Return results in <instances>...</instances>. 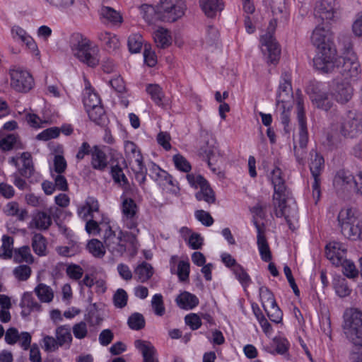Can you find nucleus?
<instances>
[{
    "instance_id": "obj_12",
    "label": "nucleus",
    "mask_w": 362,
    "mask_h": 362,
    "mask_svg": "<svg viewBox=\"0 0 362 362\" xmlns=\"http://www.w3.org/2000/svg\"><path fill=\"white\" fill-rule=\"evenodd\" d=\"M103 240L105 247L114 255L122 256L127 248L121 240V230L117 234L108 224H105Z\"/></svg>"
},
{
    "instance_id": "obj_29",
    "label": "nucleus",
    "mask_w": 362,
    "mask_h": 362,
    "mask_svg": "<svg viewBox=\"0 0 362 362\" xmlns=\"http://www.w3.org/2000/svg\"><path fill=\"white\" fill-rule=\"evenodd\" d=\"M100 18L104 23L121 24L122 17L119 12L109 6H103L100 10Z\"/></svg>"
},
{
    "instance_id": "obj_43",
    "label": "nucleus",
    "mask_w": 362,
    "mask_h": 362,
    "mask_svg": "<svg viewBox=\"0 0 362 362\" xmlns=\"http://www.w3.org/2000/svg\"><path fill=\"white\" fill-rule=\"evenodd\" d=\"M86 112L89 118L95 123L99 125H103L105 123L107 117L102 105L87 109Z\"/></svg>"
},
{
    "instance_id": "obj_47",
    "label": "nucleus",
    "mask_w": 362,
    "mask_h": 362,
    "mask_svg": "<svg viewBox=\"0 0 362 362\" xmlns=\"http://www.w3.org/2000/svg\"><path fill=\"white\" fill-rule=\"evenodd\" d=\"M110 173L115 182L119 184L124 189L129 186L128 180L120 166L117 165L112 166Z\"/></svg>"
},
{
    "instance_id": "obj_24",
    "label": "nucleus",
    "mask_w": 362,
    "mask_h": 362,
    "mask_svg": "<svg viewBox=\"0 0 362 362\" xmlns=\"http://www.w3.org/2000/svg\"><path fill=\"white\" fill-rule=\"evenodd\" d=\"M199 5L203 12L209 18H214L224 7L222 0H199Z\"/></svg>"
},
{
    "instance_id": "obj_1",
    "label": "nucleus",
    "mask_w": 362,
    "mask_h": 362,
    "mask_svg": "<svg viewBox=\"0 0 362 362\" xmlns=\"http://www.w3.org/2000/svg\"><path fill=\"white\" fill-rule=\"evenodd\" d=\"M311 40L317 52L313 59L315 67L324 73L334 70L337 52L332 45V34L329 30L317 26L313 30Z\"/></svg>"
},
{
    "instance_id": "obj_36",
    "label": "nucleus",
    "mask_w": 362,
    "mask_h": 362,
    "mask_svg": "<svg viewBox=\"0 0 362 362\" xmlns=\"http://www.w3.org/2000/svg\"><path fill=\"white\" fill-rule=\"evenodd\" d=\"M7 216H16L18 221H23L28 217V211L25 209H20L16 202H8L4 209Z\"/></svg>"
},
{
    "instance_id": "obj_50",
    "label": "nucleus",
    "mask_w": 362,
    "mask_h": 362,
    "mask_svg": "<svg viewBox=\"0 0 362 362\" xmlns=\"http://www.w3.org/2000/svg\"><path fill=\"white\" fill-rule=\"evenodd\" d=\"M144 40L143 37L139 34L135 33L131 35L128 38V47L129 50L132 53H138L141 49L143 45Z\"/></svg>"
},
{
    "instance_id": "obj_2",
    "label": "nucleus",
    "mask_w": 362,
    "mask_h": 362,
    "mask_svg": "<svg viewBox=\"0 0 362 362\" xmlns=\"http://www.w3.org/2000/svg\"><path fill=\"white\" fill-rule=\"evenodd\" d=\"M273 19L271 20L268 27V32L262 36L260 42L262 52L267 56V62L271 64L276 63L279 59L281 49L276 40L274 38L272 32H274L278 21H285L288 13L284 1L280 2L277 6L276 2L272 5Z\"/></svg>"
},
{
    "instance_id": "obj_19",
    "label": "nucleus",
    "mask_w": 362,
    "mask_h": 362,
    "mask_svg": "<svg viewBox=\"0 0 362 362\" xmlns=\"http://www.w3.org/2000/svg\"><path fill=\"white\" fill-rule=\"evenodd\" d=\"M346 249L344 245L338 242L329 243L325 248L327 258L337 267H339L346 258Z\"/></svg>"
},
{
    "instance_id": "obj_45",
    "label": "nucleus",
    "mask_w": 362,
    "mask_h": 362,
    "mask_svg": "<svg viewBox=\"0 0 362 362\" xmlns=\"http://www.w3.org/2000/svg\"><path fill=\"white\" fill-rule=\"evenodd\" d=\"M14 259L18 263L26 262L28 264H32L34 262V258L28 246H23L15 250Z\"/></svg>"
},
{
    "instance_id": "obj_58",
    "label": "nucleus",
    "mask_w": 362,
    "mask_h": 362,
    "mask_svg": "<svg viewBox=\"0 0 362 362\" xmlns=\"http://www.w3.org/2000/svg\"><path fill=\"white\" fill-rule=\"evenodd\" d=\"M151 306L154 313L158 316H163L165 314V308L161 294H155L151 300Z\"/></svg>"
},
{
    "instance_id": "obj_51",
    "label": "nucleus",
    "mask_w": 362,
    "mask_h": 362,
    "mask_svg": "<svg viewBox=\"0 0 362 362\" xmlns=\"http://www.w3.org/2000/svg\"><path fill=\"white\" fill-rule=\"evenodd\" d=\"M264 309L271 321L275 323H279L281 322L283 313L279 307L277 305L276 303H275L274 305L266 306V308Z\"/></svg>"
},
{
    "instance_id": "obj_10",
    "label": "nucleus",
    "mask_w": 362,
    "mask_h": 362,
    "mask_svg": "<svg viewBox=\"0 0 362 362\" xmlns=\"http://www.w3.org/2000/svg\"><path fill=\"white\" fill-rule=\"evenodd\" d=\"M11 86L17 92L25 93L33 86L34 81L30 74L17 66L10 69Z\"/></svg>"
},
{
    "instance_id": "obj_49",
    "label": "nucleus",
    "mask_w": 362,
    "mask_h": 362,
    "mask_svg": "<svg viewBox=\"0 0 362 362\" xmlns=\"http://www.w3.org/2000/svg\"><path fill=\"white\" fill-rule=\"evenodd\" d=\"M87 248L95 257H103L105 253V245L101 241L97 239L90 240L87 244Z\"/></svg>"
},
{
    "instance_id": "obj_18",
    "label": "nucleus",
    "mask_w": 362,
    "mask_h": 362,
    "mask_svg": "<svg viewBox=\"0 0 362 362\" xmlns=\"http://www.w3.org/2000/svg\"><path fill=\"white\" fill-rule=\"evenodd\" d=\"M127 230H121V240L124 243L128 252L132 256H134L139 248L140 244L138 240V235L140 230L138 225L133 228L125 227Z\"/></svg>"
},
{
    "instance_id": "obj_21",
    "label": "nucleus",
    "mask_w": 362,
    "mask_h": 362,
    "mask_svg": "<svg viewBox=\"0 0 362 362\" xmlns=\"http://www.w3.org/2000/svg\"><path fill=\"white\" fill-rule=\"evenodd\" d=\"M134 346L141 354L143 362H158L156 349L150 341L137 339Z\"/></svg>"
},
{
    "instance_id": "obj_6",
    "label": "nucleus",
    "mask_w": 362,
    "mask_h": 362,
    "mask_svg": "<svg viewBox=\"0 0 362 362\" xmlns=\"http://www.w3.org/2000/svg\"><path fill=\"white\" fill-rule=\"evenodd\" d=\"M344 333L354 347L350 355L362 347V311L357 308H349L344 313Z\"/></svg>"
},
{
    "instance_id": "obj_37",
    "label": "nucleus",
    "mask_w": 362,
    "mask_h": 362,
    "mask_svg": "<svg viewBox=\"0 0 362 362\" xmlns=\"http://www.w3.org/2000/svg\"><path fill=\"white\" fill-rule=\"evenodd\" d=\"M20 159L22 162V167L18 168L21 175L25 177H30L34 171L32 157L30 153L24 152L21 154Z\"/></svg>"
},
{
    "instance_id": "obj_54",
    "label": "nucleus",
    "mask_w": 362,
    "mask_h": 362,
    "mask_svg": "<svg viewBox=\"0 0 362 362\" xmlns=\"http://www.w3.org/2000/svg\"><path fill=\"white\" fill-rule=\"evenodd\" d=\"M13 274L18 281H25L30 278L32 270L29 266L21 264L14 268Z\"/></svg>"
},
{
    "instance_id": "obj_38",
    "label": "nucleus",
    "mask_w": 362,
    "mask_h": 362,
    "mask_svg": "<svg viewBox=\"0 0 362 362\" xmlns=\"http://www.w3.org/2000/svg\"><path fill=\"white\" fill-rule=\"evenodd\" d=\"M134 274L138 281L146 282L153 276V269L150 264L143 262L135 268Z\"/></svg>"
},
{
    "instance_id": "obj_42",
    "label": "nucleus",
    "mask_w": 362,
    "mask_h": 362,
    "mask_svg": "<svg viewBox=\"0 0 362 362\" xmlns=\"http://www.w3.org/2000/svg\"><path fill=\"white\" fill-rule=\"evenodd\" d=\"M124 150L127 154L134 161L136 165H141L143 163V157L139 150L137 146L132 141H127L124 144Z\"/></svg>"
},
{
    "instance_id": "obj_57",
    "label": "nucleus",
    "mask_w": 362,
    "mask_h": 362,
    "mask_svg": "<svg viewBox=\"0 0 362 362\" xmlns=\"http://www.w3.org/2000/svg\"><path fill=\"white\" fill-rule=\"evenodd\" d=\"M13 238L7 235H4L2 237V249L4 250V252L1 255L4 259H9L12 257L13 254Z\"/></svg>"
},
{
    "instance_id": "obj_40",
    "label": "nucleus",
    "mask_w": 362,
    "mask_h": 362,
    "mask_svg": "<svg viewBox=\"0 0 362 362\" xmlns=\"http://www.w3.org/2000/svg\"><path fill=\"white\" fill-rule=\"evenodd\" d=\"M32 223L39 230H46L52 224V219L48 213L38 211L34 215Z\"/></svg>"
},
{
    "instance_id": "obj_59",
    "label": "nucleus",
    "mask_w": 362,
    "mask_h": 362,
    "mask_svg": "<svg viewBox=\"0 0 362 362\" xmlns=\"http://www.w3.org/2000/svg\"><path fill=\"white\" fill-rule=\"evenodd\" d=\"M235 277L243 286H247L250 283V278L245 269L239 264L232 269Z\"/></svg>"
},
{
    "instance_id": "obj_34",
    "label": "nucleus",
    "mask_w": 362,
    "mask_h": 362,
    "mask_svg": "<svg viewBox=\"0 0 362 362\" xmlns=\"http://www.w3.org/2000/svg\"><path fill=\"white\" fill-rule=\"evenodd\" d=\"M146 92L150 95L152 100L160 107L165 108L166 105L163 100L165 98L164 93L161 87L158 84H148L146 88Z\"/></svg>"
},
{
    "instance_id": "obj_9",
    "label": "nucleus",
    "mask_w": 362,
    "mask_h": 362,
    "mask_svg": "<svg viewBox=\"0 0 362 362\" xmlns=\"http://www.w3.org/2000/svg\"><path fill=\"white\" fill-rule=\"evenodd\" d=\"M187 179L192 187L200 188V190L195 194V197L198 201L203 200L209 204L215 203V193L203 176L200 175L187 174Z\"/></svg>"
},
{
    "instance_id": "obj_14",
    "label": "nucleus",
    "mask_w": 362,
    "mask_h": 362,
    "mask_svg": "<svg viewBox=\"0 0 362 362\" xmlns=\"http://www.w3.org/2000/svg\"><path fill=\"white\" fill-rule=\"evenodd\" d=\"M341 133L345 137L355 138L362 133V113L349 112L341 125Z\"/></svg>"
},
{
    "instance_id": "obj_27",
    "label": "nucleus",
    "mask_w": 362,
    "mask_h": 362,
    "mask_svg": "<svg viewBox=\"0 0 362 362\" xmlns=\"http://www.w3.org/2000/svg\"><path fill=\"white\" fill-rule=\"evenodd\" d=\"M310 98L315 107L325 111H328L333 105V103L329 100V94L327 92H315L310 95Z\"/></svg>"
},
{
    "instance_id": "obj_44",
    "label": "nucleus",
    "mask_w": 362,
    "mask_h": 362,
    "mask_svg": "<svg viewBox=\"0 0 362 362\" xmlns=\"http://www.w3.org/2000/svg\"><path fill=\"white\" fill-rule=\"evenodd\" d=\"M32 247L35 254L39 256L46 255L47 242L46 239L40 233H36L32 238Z\"/></svg>"
},
{
    "instance_id": "obj_35",
    "label": "nucleus",
    "mask_w": 362,
    "mask_h": 362,
    "mask_svg": "<svg viewBox=\"0 0 362 362\" xmlns=\"http://www.w3.org/2000/svg\"><path fill=\"white\" fill-rule=\"evenodd\" d=\"M34 292L42 303H50L52 301L54 294L53 289L43 283H40L34 288Z\"/></svg>"
},
{
    "instance_id": "obj_22",
    "label": "nucleus",
    "mask_w": 362,
    "mask_h": 362,
    "mask_svg": "<svg viewBox=\"0 0 362 362\" xmlns=\"http://www.w3.org/2000/svg\"><path fill=\"white\" fill-rule=\"evenodd\" d=\"M355 182L356 177L345 170H339L334 178V185L342 190L354 189Z\"/></svg>"
},
{
    "instance_id": "obj_62",
    "label": "nucleus",
    "mask_w": 362,
    "mask_h": 362,
    "mask_svg": "<svg viewBox=\"0 0 362 362\" xmlns=\"http://www.w3.org/2000/svg\"><path fill=\"white\" fill-rule=\"evenodd\" d=\"M340 42L342 45L343 57L342 58H346V57H351L353 55H356L353 51V45L351 41V38L349 36H342L340 39Z\"/></svg>"
},
{
    "instance_id": "obj_33",
    "label": "nucleus",
    "mask_w": 362,
    "mask_h": 362,
    "mask_svg": "<svg viewBox=\"0 0 362 362\" xmlns=\"http://www.w3.org/2000/svg\"><path fill=\"white\" fill-rule=\"evenodd\" d=\"M176 302L180 308L189 310L194 308L199 304V299L196 296L185 291L177 297Z\"/></svg>"
},
{
    "instance_id": "obj_39",
    "label": "nucleus",
    "mask_w": 362,
    "mask_h": 362,
    "mask_svg": "<svg viewBox=\"0 0 362 362\" xmlns=\"http://www.w3.org/2000/svg\"><path fill=\"white\" fill-rule=\"evenodd\" d=\"M56 338L60 346H70L72 341L71 328L67 325H62L56 329Z\"/></svg>"
},
{
    "instance_id": "obj_25",
    "label": "nucleus",
    "mask_w": 362,
    "mask_h": 362,
    "mask_svg": "<svg viewBox=\"0 0 362 362\" xmlns=\"http://www.w3.org/2000/svg\"><path fill=\"white\" fill-rule=\"evenodd\" d=\"M150 176L160 186L174 185L171 175L156 164L150 168Z\"/></svg>"
},
{
    "instance_id": "obj_28",
    "label": "nucleus",
    "mask_w": 362,
    "mask_h": 362,
    "mask_svg": "<svg viewBox=\"0 0 362 362\" xmlns=\"http://www.w3.org/2000/svg\"><path fill=\"white\" fill-rule=\"evenodd\" d=\"M21 306L23 308L22 315H28L32 311H40L41 305L37 302L33 296L32 293L26 292L23 294Z\"/></svg>"
},
{
    "instance_id": "obj_15",
    "label": "nucleus",
    "mask_w": 362,
    "mask_h": 362,
    "mask_svg": "<svg viewBox=\"0 0 362 362\" xmlns=\"http://www.w3.org/2000/svg\"><path fill=\"white\" fill-rule=\"evenodd\" d=\"M330 94L337 103L346 104L352 98L354 88L350 81L337 78L330 86Z\"/></svg>"
},
{
    "instance_id": "obj_32",
    "label": "nucleus",
    "mask_w": 362,
    "mask_h": 362,
    "mask_svg": "<svg viewBox=\"0 0 362 362\" xmlns=\"http://www.w3.org/2000/svg\"><path fill=\"white\" fill-rule=\"evenodd\" d=\"M153 39L156 46L165 49L171 45L172 37L170 31L163 27L158 28L153 33Z\"/></svg>"
},
{
    "instance_id": "obj_5",
    "label": "nucleus",
    "mask_w": 362,
    "mask_h": 362,
    "mask_svg": "<svg viewBox=\"0 0 362 362\" xmlns=\"http://www.w3.org/2000/svg\"><path fill=\"white\" fill-rule=\"evenodd\" d=\"M297 120L299 127L298 140L294 145L293 150L297 162L302 165H305L307 157V145L308 143V132L307 129L306 117L303 107V99L301 91L297 90L296 93Z\"/></svg>"
},
{
    "instance_id": "obj_48",
    "label": "nucleus",
    "mask_w": 362,
    "mask_h": 362,
    "mask_svg": "<svg viewBox=\"0 0 362 362\" xmlns=\"http://www.w3.org/2000/svg\"><path fill=\"white\" fill-rule=\"evenodd\" d=\"M83 102L86 110L101 105L99 95L91 90H86Z\"/></svg>"
},
{
    "instance_id": "obj_53",
    "label": "nucleus",
    "mask_w": 362,
    "mask_h": 362,
    "mask_svg": "<svg viewBox=\"0 0 362 362\" xmlns=\"http://www.w3.org/2000/svg\"><path fill=\"white\" fill-rule=\"evenodd\" d=\"M334 288L337 294L341 298L348 296L351 291L347 284L346 280L344 278L335 279Z\"/></svg>"
},
{
    "instance_id": "obj_52",
    "label": "nucleus",
    "mask_w": 362,
    "mask_h": 362,
    "mask_svg": "<svg viewBox=\"0 0 362 362\" xmlns=\"http://www.w3.org/2000/svg\"><path fill=\"white\" fill-rule=\"evenodd\" d=\"M339 266L342 267V272L348 278L354 279L358 276V271L353 262L345 258Z\"/></svg>"
},
{
    "instance_id": "obj_3",
    "label": "nucleus",
    "mask_w": 362,
    "mask_h": 362,
    "mask_svg": "<svg viewBox=\"0 0 362 362\" xmlns=\"http://www.w3.org/2000/svg\"><path fill=\"white\" fill-rule=\"evenodd\" d=\"M270 179L274 187V193L273 195L274 213L277 217H284L286 222L291 228L290 217L291 215L287 210L286 200L290 194L287 188L282 170L277 166L272 170Z\"/></svg>"
},
{
    "instance_id": "obj_7",
    "label": "nucleus",
    "mask_w": 362,
    "mask_h": 362,
    "mask_svg": "<svg viewBox=\"0 0 362 362\" xmlns=\"http://www.w3.org/2000/svg\"><path fill=\"white\" fill-rule=\"evenodd\" d=\"M185 9L182 0H160L157 4V19L163 22H175L184 15Z\"/></svg>"
},
{
    "instance_id": "obj_31",
    "label": "nucleus",
    "mask_w": 362,
    "mask_h": 362,
    "mask_svg": "<svg viewBox=\"0 0 362 362\" xmlns=\"http://www.w3.org/2000/svg\"><path fill=\"white\" fill-rule=\"evenodd\" d=\"M199 153L206 158L208 165L213 172L216 173L217 168L213 165H215L221 159L216 147L214 146H209L207 148L202 147Z\"/></svg>"
},
{
    "instance_id": "obj_41",
    "label": "nucleus",
    "mask_w": 362,
    "mask_h": 362,
    "mask_svg": "<svg viewBox=\"0 0 362 362\" xmlns=\"http://www.w3.org/2000/svg\"><path fill=\"white\" fill-rule=\"evenodd\" d=\"M98 37L108 49L114 50L119 46V40L115 34L109 32H100L98 33Z\"/></svg>"
},
{
    "instance_id": "obj_30",
    "label": "nucleus",
    "mask_w": 362,
    "mask_h": 362,
    "mask_svg": "<svg viewBox=\"0 0 362 362\" xmlns=\"http://www.w3.org/2000/svg\"><path fill=\"white\" fill-rule=\"evenodd\" d=\"M314 14L322 21H330L334 19L335 11L330 4L323 1L316 4Z\"/></svg>"
},
{
    "instance_id": "obj_26",
    "label": "nucleus",
    "mask_w": 362,
    "mask_h": 362,
    "mask_svg": "<svg viewBox=\"0 0 362 362\" xmlns=\"http://www.w3.org/2000/svg\"><path fill=\"white\" fill-rule=\"evenodd\" d=\"M108 161L105 153L98 146H94L91 153V165L95 170L104 171L107 167Z\"/></svg>"
},
{
    "instance_id": "obj_16",
    "label": "nucleus",
    "mask_w": 362,
    "mask_h": 362,
    "mask_svg": "<svg viewBox=\"0 0 362 362\" xmlns=\"http://www.w3.org/2000/svg\"><path fill=\"white\" fill-rule=\"evenodd\" d=\"M122 199V222L124 227H134L139 225L138 222V206L134 200L127 197L124 194Z\"/></svg>"
},
{
    "instance_id": "obj_55",
    "label": "nucleus",
    "mask_w": 362,
    "mask_h": 362,
    "mask_svg": "<svg viewBox=\"0 0 362 362\" xmlns=\"http://www.w3.org/2000/svg\"><path fill=\"white\" fill-rule=\"evenodd\" d=\"M128 325L131 329L134 330L141 329L145 326L144 316L139 313H133L128 319Z\"/></svg>"
},
{
    "instance_id": "obj_56",
    "label": "nucleus",
    "mask_w": 362,
    "mask_h": 362,
    "mask_svg": "<svg viewBox=\"0 0 362 362\" xmlns=\"http://www.w3.org/2000/svg\"><path fill=\"white\" fill-rule=\"evenodd\" d=\"M259 296L264 308H266V306L274 305L276 303L274 294L266 286H261L259 288Z\"/></svg>"
},
{
    "instance_id": "obj_61",
    "label": "nucleus",
    "mask_w": 362,
    "mask_h": 362,
    "mask_svg": "<svg viewBox=\"0 0 362 362\" xmlns=\"http://www.w3.org/2000/svg\"><path fill=\"white\" fill-rule=\"evenodd\" d=\"M127 292L122 288H119L113 296L114 305L117 308H122L127 305Z\"/></svg>"
},
{
    "instance_id": "obj_64",
    "label": "nucleus",
    "mask_w": 362,
    "mask_h": 362,
    "mask_svg": "<svg viewBox=\"0 0 362 362\" xmlns=\"http://www.w3.org/2000/svg\"><path fill=\"white\" fill-rule=\"evenodd\" d=\"M173 162L175 167L181 171L188 173L191 170L189 163L180 154H177L173 156Z\"/></svg>"
},
{
    "instance_id": "obj_23",
    "label": "nucleus",
    "mask_w": 362,
    "mask_h": 362,
    "mask_svg": "<svg viewBox=\"0 0 362 362\" xmlns=\"http://www.w3.org/2000/svg\"><path fill=\"white\" fill-rule=\"evenodd\" d=\"M78 214L84 221L95 218V213L99 212V204L96 199L88 197L85 204L78 208Z\"/></svg>"
},
{
    "instance_id": "obj_4",
    "label": "nucleus",
    "mask_w": 362,
    "mask_h": 362,
    "mask_svg": "<svg viewBox=\"0 0 362 362\" xmlns=\"http://www.w3.org/2000/svg\"><path fill=\"white\" fill-rule=\"evenodd\" d=\"M69 46L73 55L81 62L90 67L99 64V49L90 40L79 33H73L69 39Z\"/></svg>"
},
{
    "instance_id": "obj_11",
    "label": "nucleus",
    "mask_w": 362,
    "mask_h": 362,
    "mask_svg": "<svg viewBox=\"0 0 362 362\" xmlns=\"http://www.w3.org/2000/svg\"><path fill=\"white\" fill-rule=\"evenodd\" d=\"M310 170L312 174V176L314 179V182L312 185L313 188V196L317 203L320 199V176L321 173L324 169V158L322 156H320L317 151L315 149H313L310 152Z\"/></svg>"
},
{
    "instance_id": "obj_17",
    "label": "nucleus",
    "mask_w": 362,
    "mask_h": 362,
    "mask_svg": "<svg viewBox=\"0 0 362 362\" xmlns=\"http://www.w3.org/2000/svg\"><path fill=\"white\" fill-rule=\"evenodd\" d=\"M293 93L291 86V76L288 72L282 74L276 95V106L280 104H291Z\"/></svg>"
},
{
    "instance_id": "obj_63",
    "label": "nucleus",
    "mask_w": 362,
    "mask_h": 362,
    "mask_svg": "<svg viewBox=\"0 0 362 362\" xmlns=\"http://www.w3.org/2000/svg\"><path fill=\"white\" fill-rule=\"evenodd\" d=\"M218 31L212 25H208L206 28V33L204 37V42L208 45H213L218 40Z\"/></svg>"
},
{
    "instance_id": "obj_60",
    "label": "nucleus",
    "mask_w": 362,
    "mask_h": 362,
    "mask_svg": "<svg viewBox=\"0 0 362 362\" xmlns=\"http://www.w3.org/2000/svg\"><path fill=\"white\" fill-rule=\"evenodd\" d=\"M189 267V262L188 261L181 260L178 262L176 274L181 281H185L188 279Z\"/></svg>"
},
{
    "instance_id": "obj_20",
    "label": "nucleus",
    "mask_w": 362,
    "mask_h": 362,
    "mask_svg": "<svg viewBox=\"0 0 362 362\" xmlns=\"http://www.w3.org/2000/svg\"><path fill=\"white\" fill-rule=\"evenodd\" d=\"M257 231V246L261 258L263 261L268 262L272 259V253L267 238L265 237V227L264 224L259 225L255 222Z\"/></svg>"
},
{
    "instance_id": "obj_46",
    "label": "nucleus",
    "mask_w": 362,
    "mask_h": 362,
    "mask_svg": "<svg viewBox=\"0 0 362 362\" xmlns=\"http://www.w3.org/2000/svg\"><path fill=\"white\" fill-rule=\"evenodd\" d=\"M140 13L148 23H153L157 19V6L153 7L150 4H142L139 6Z\"/></svg>"
},
{
    "instance_id": "obj_8",
    "label": "nucleus",
    "mask_w": 362,
    "mask_h": 362,
    "mask_svg": "<svg viewBox=\"0 0 362 362\" xmlns=\"http://www.w3.org/2000/svg\"><path fill=\"white\" fill-rule=\"evenodd\" d=\"M342 234L348 238L362 237V222H358L352 209H341L338 215Z\"/></svg>"
},
{
    "instance_id": "obj_13",
    "label": "nucleus",
    "mask_w": 362,
    "mask_h": 362,
    "mask_svg": "<svg viewBox=\"0 0 362 362\" xmlns=\"http://www.w3.org/2000/svg\"><path fill=\"white\" fill-rule=\"evenodd\" d=\"M337 59L335 60V64ZM339 64H341L339 60ZM337 68L339 74L343 80L346 81H356L361 74L360 64L358 61L356 55H353L351 57L342 58L341 66L336 65L334 69Z\"/></svg>"
}]
</instances>
